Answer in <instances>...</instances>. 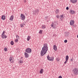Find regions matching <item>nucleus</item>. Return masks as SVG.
Masks as SVG:
<instances>
[{
  "instance_id": "obj_37",
  "label": "nucleus",
  "mask_w": 78,
  "mask_h": 78,
  "mask_svg": "<svg viewBox=\"0 0 78 78\" xmlns=\"http://www.w3.org/2000/svg\"><path fill=\"white\" fill-rule=\"evenodd\" d=\"M45 19H46V20H47L48 19V16H46L45 17Z\"/></svg>"
},
{
  "instance_id": "obj_28",
  "label": "nucleus",
  "mask_w": 78,
  "mask_h": 78,
  "mask_svg": "<svg viewBox=\"0 0 78 78\" xmlns=\"http://www.w3.org/2000/svg\"><path fill=\"white\" fill-rule=\"evenodd\" d=\"M12 57H10L9 58V61H10V62H11V61H12Z\"/></svg>"
},
{
  "instance_id": "obj_41",
  "label": "nucleus",
  "mask_w": 78,
  "mask_h": 78,
  "mask_svg": "<svg viewBox=\"0 0 78 78\" xmlns=\"http://www.w3.org/2000/svg\"><path fill=\"white\" fill-rule=\"evenodd\" d=\"M73 27H75V25H73Z\"/></svg>"
},
{
  "instance_id": "obj_33",
  "label": "nucleus",
  "mask_w": 78,
  "mask_h": 78,
  "mask_svg": "<svg viewBox=\"0 0 78 78\" xmlns=\"http://www.w3.org/2000/svg\"><path fill=\"white\" fill-rule=\"evenodd\" d=\"M67 61H68L67 60H66L64 62V64H66V63H67Z\"/></svg>"
},
{
  "instance_id": "obj_16",
  "label": "nucleus",
  "mask_w": 78,
  "mask_h": 78,
  "mask_svg": "<svg viewBox=\"0 0 78 78\" xmlns=\"http://www.w3.org/2000/svg\"><path fill=\"white\" fill-rule=\"evenodd\" d=\"M69 12L71 14H73L75 13V11H74L73 10H70Z\"/></svg>"
},
{
  "instance_id": "obj_35",
  "label": "nucleus",
  "mask_w": 78,
  "mask_h": 78,
  "mask_svg": "<svg viewBox=\"0 0 78 78\" xmlns=\"http://www.w3.org/2000/svg\"><path fill=\"white\" fill-rule=\"evenodd\" d=\"M56 60L57 61H59V59L58 58H57Z\"/></svg>"
},
{
  "instance_id": "obj_6",
  "label": "nucleus",
  "mask_w": 78,
  "mask_h": 78,
  "mask_svg": "<svg viewBox=\"0 0 78 78\" xmlns=\"http://www.w3.org/2000/svg\"><path fill=\"white\" fill-rule=\"evenodd\" d=\"M74 73L75 75H78V70L77 68H76L74 69Z\"/></svg>"
},
{
  "instance_id": "obj_27",
  "label": "nucleus",
  "mask_w": 78,
  "mask_h": 78,
  "mask_svg": "<svg viewBox=\"0 0 78 78\" xmlns=\"http://www.w3.org/2000/svg\"><path fill=\"white\" fill-rule=\"evenodd\" d=\"M10 44L11 45H14V42H13V41H12L11 42Z\"/></svg>"
},
{
  "instance_id": "obj_23",
  "label": "nucleus",
  "mask_w": 78,
  "mask_h": 78,
  "mask_svg": "<svg viewBox=\"0 0 78 78\" xmlns=\"http://www.w3.org/2000/svg\"><path fill=\"white\" fill-rule=\"evenodd\" d=\"M42 28L43 29H45V25H42Z\"/></svg>"
},
{
  "instance_id": "obj_17",
  "label": "nucleus",
  "mask_w": 78,
  "mask_h": 78,
  "mask_svg": "<svg viewBox=\"0 0 78 78\" xmlns=\"http://www.w3.org/2000/svg\"><path fill=\"white\" fill-rule=\"evenodd\" d=\"M63 16L64 15H62L60 16V19L61 20H63V19H64V17H63Z\"/></svg>"
},
{
  "instance_id": "obj_15",
  "label": "nucleus",
  "mask_w": 78,
  "mask_h": 78,
  "mask_svg": "<svg viewBox=\"0 0 78 78\" xmlns=\"http://www.w3.org/2000/svg\"><path fill=\"white\" fill-rule=\"evenodd\" d=\"M6 18V17L4 15H2V16L1 19L2 20H5Z\"/></svg>"
},
{
  "instance_id": "obj_14",
  "label": "nucleus",
  "mask_w": 78,
  "mask_h": 78,
  "mask_svg": "<svg viewBox=\"0 0 78 78\" xmlns=\"http://www.w3.org/2000/svg\"><path fill=\"white\" fill-rule=\"evenodd\" d=\"M53 49L55 50V51H56L57 50V46L55 45L53 46Z\"/></svg>"
},
{
  "instance_id": "obj_3",
  "label": "nucleus",
  "mask_w": 78,
  "mask_h": 78,
  "mask_svg": "<svg viewBox=\"0 0 78 78\" xmlns=\"http://www.w3.org/2000/svg\"><path fill=\"white\" fill-rule=\"evenodd\" d=\"M25 51L27 53H31V49L30 48H27L26 49Z\"/></svg>"
},
{
  "instance_id": "obj_22",
  "label": "nucleus",
  "mask_w": 78,
  "mask_h": 78,
  "mask_svg": "<svg viewBox=\"0 0 78 78\" xmlns=\"http://www.w3.org/2000/svg\"><path fill=\"white\" fill-rule=\"evenodd\" d=\"M30 38H31V37H30V36H28L27 37V40L28 41H29L30 39Z\"/></svg>"
},
{
  "instance_id": "obj_4",
  "label": "nucleus",
  "mask_w": 78,
  "mask_h": 78,
  "mask_svg": "<svg viewBox=\"0 0 78 78\" xmlns=\"http://www.w3.org/2000/svg\"><path fill=\"white\" fill-rule=\"evenodd\" d=\"M47 58L48 61H53V59H54V58L53 57H50L49 55H48L47 56Z\"/></svg>"
},
{
  "instance_id": "obj_10",
  "label": "nucleus",
  "mask_w": 78,
  "mask_h": 78,
  "mask_svg": "<svg viewBox=\"0 0 78 78\" xmlns=\"http://www.w3.org/2000/svg\"><path fill=\"white\" fill-rule=\"evenodd\" d=\"M70 2L71 3H72L75 4V3H76L77 2V0H70Z\"/></svg>"
},
{
  "instance_id": "obj_29",
  "label": "nucleus",
  "mask_w": 78,
  "mask_h": 78,
  "mask_svg": "<svg viewBox=\"0 0 78 78\" xmlns=\"http://www.w3.org/2000/svg\"><path fill=\"white\" fill-rule=\"evenodd\" d=\"M15 42H18V39H16L15 41Z\"/></svg>"
},
{
  "instance_id": "obj_20",
  "label": "nucleus",
  "mask_w": 78,
  "mask_h": 78,
  "mask_svg": "<svg viewBox=\"0 0 78 78\" xmlns=\"http://www.w3.org/2000/svg\"><path fill=\"white\" fill-rule=\"evenodd\" d=\"M66 61H68V60H69V56L68 55L66 56Z\"/></svg>"
},
{
  "instance_id": "obj_2",
  "label": "nucleus",
  "mask_w": 78,
  "mask_h": 78,
  "mask_svg": "<svg viewBox=\"0 0 78 78\" xmlns=\"http://www.w3.org/2000/svg\"><path fill=\"white\" fill-rule=\"evenodd\" d=\"M5 31L4 30L1 35V36L3 39H6V38H7V36L5 35Z\"/></svg>"
},
{
  "instance_id": "obj_8",
  "label": "nucleus",
  "mask_w": 78,
  "mask_h": 78,
  "mask_svg": "<svg viewBox=\"0 0 78 78\" xmlns=\"http://www.w3.org/2000/svg\"><path fill=\"white\" fill-rule=\"evenodd\" d=\"M23 60L22 59V57H21L20 58V60L19 62L20 64H21L22 65V64L23 63Z\"/></svg>"
},
{
  "instance_id": "obj_31",
  "label": "nucleus",
  "mask_w": 78,
  "mask_h": 78,
  "mask_svg": "<svg viewBox=\"0 0 78 78\" xmlns=\"http://www.w3.org/2000/svg\"><path fill=\"white\" fill-rule=\"evenodd\" d=\"M73 58H71L70 60V61L71 62H72L73 61Z\"/></svg>"
},
{
  "instance_id": "obj_36",
  "label": "nucleus",
  "mask_w": 78,
  "mask_h": 78,
  "mask_svg": "<svg viewBox=\"0 0 78 78\" xmlns=\"http://www.w3.org/2000/svg\"><path fill=\"white\" fill-rule=\"evenodd\" d=\"M66 10H69V7H66Z\"/></svg>"
},
{
  "instance_id": "obj_42",
  "label": "nucleus",
  "mask_w": 78,
  "mask_h": 78,
  "mask_svg": "<svg viewBox=\"0 0 78 78\" xmlns=\"http://www.w3.org/2000/svg\"><path fill=\"white\" fill-rule=\"evenodd\" d=\"M77 37L78 38V35H77Z\"/></svg>"
},
{
  "instance_id": "obj_32",
  "label": "nucleus",
  "mask_w": 78,
  "mask_h": 78,
  "mask_svg": "<svg viewBox=\"0 0 78 78\" xmlns=\"http://www.w3.org/2000/svg\"><path fill=\"white\" fill-rule=\"evenodd\" d=\"M64 42L65 43H67V40H65L64 41Z\"/></svg>"
},
{
  "instance_id": "obj_5",
  "label": "nucleus",
  "mask_w": 78,
  "mask_h": 78,
  "mask_svg": "<svg viewBox=\"0 0 78 78\" xmlns=\"http://www.w3.org/2000/svg\"><path fill=\"white\" fill-rule=\"evenodd\" d=\"M20 18L21 20H25V15H24L23 14H21Z\"/></svg>"
},
{
  "instance_id": "obj_7",
  "label": "nucleus",
  "mask_w": 78,
  "mask_h": 78,
  "mask_svg": "<svg viewBox=\"0 0 78 78\" xmlns=\"http://www.w3.org/2000/svg\"><path fill=\"white\" fill-rule=\"evenodd\" d=\"M39 10L38 9H37L35 10V11L34 12V14L35 15H37L38 14V12H39Z\"/></svg>"
},
{
  "instance_id": "obj_43",
  "label": "nucleus",
  "mask_w": 78,
  "mask_h": 78,
  "mask_svg": "<svg viewBox=\"0 0 78 78\" xmlns=\"http://www.w3.org/2000/svg\"><path fill=\"white\" fill-rule=\"evenodd\" d=\"M47 22H48V21H47Z\"/></svg>"
},
{
  "instance_id": "obj_9",
  "label": "nucleus",
  "mask_w": 78,
  "mask_h": 78,
  "mask_svg": "<svg viewBox=\"0 0 78 78\" xmlns=\"http://www.w3.org/2000/svg\"><path fill=\"white\" fill-rule=\"evenodd\" d=\"M55 26H56V25L55 24H54V23H52L51 24V27H53L54 28L56 29V27Z\"/></svg>"
},
{
  "instance_id": "obj_18",
  "label": "nucleus",
  "mask_w": 78,
  "mask_h": 78,
  "mask_svg": "<svg viewBox=\"0 0 78 78\" xmlns=\"http://www.w3.org/2000/svg\"><path fill=\"white\" fill-rule=\"evenodd\" d=\"M20 26H21L22 28L23 27H24L25 26V23H23L22 24H20Z\"/></svg>"
},
{
  "instance_id": "obj_25",
  "label": "nucleus",
  "mask_w": 78,
  "mask_h": 78,
  "mask_svg": "<svg viewBox=\"0 0 78 78\" xmlns=\"http://www.w3.org/2000/svg\"><path fill=\"white\" fill-rule=\"evenodd\" d=\"M16 37L17 39H20V37H19V35H16Z\"/></svg>"
},
{
  "instance_id": "obj_19",
  "label": "nucleus",
  "mask_w": 78,
  "mask_h": 78,
  "mask_svg": "<svg viewBox=\"0 0 78 78\" xmlns=\"http://www.w3.org/2000/svg\"><path fill=\"white\" fill-rule=\"evenodd\" d=\"M13 17L14 16H13L12 15L10 17L9 20H13Z\"/></svg>"
},
{
  "instance_id": "obj_34",
  "label": "nucleus",
  "mask_w": 78,
  "mask_h": 78,
  "mask_svg": "<svg viewBox=\"0 0 78 78\" xmlns=\"http://www.w3.org/2000/svg\"><path fill=\"white\" fill-rule=\"evenodd\" d=\"M56 17H57V18H58V19H59V16L58 15H57Z\"/></svg>"
},
{
  "instance_id": "obj_11",
  "label": "nucleus",
  "mask_w": 78,
  "mask_h": 78,
  "mask_svg": "<svg viewBox=\"0 0 78 78\" xmlns=\"http://www.w3.org/2000/svg\"><path fill=\"white\" fill-rule=\"evenodd\" d=\"M75 23V21L74 20H71L70 22V25H73V24H74V23Z\"/></svg>"
},
{
  "instance_id": "obj_13",
  "label": "nucleus",
  "mask_w": 78,
  "mask_h": 78,
  "mask_svg": "<svg viewBox=\"0 0 78 78\" xmlns=\"http://www.w3.org/2000/svg\"><path fill=\"white\" fill-rule=\"evenodd\" d=\"M24 55H25V58H28L29 57V55L28 54V53H27V52H25L24 53Z\"/></svg>"
},
{
  "instance_id": "obj_39",
  "label": "nucleus",
  "mask_w": 78,
  "mask_h": 78,
  "mask_svg": "<svg viewBox=\"0 0 78 78\" xmlns=\"http://www.w3.org/2000/svg\"><path fill=\"white\" fill-rule=\"evenodd\" d=\"M24 0L23 2H24V3H25L26 2H27L26 0Z\"/></svg>"
},
{
  "instance_id": "obj_21",
  "label": "nucleus",
  "mask_w": 78,
  "mask_h": 78,
  "mask_svg": "<svg viewBox=\"0 0 78 78\" xmlns=\"http://www.w3.org/2000/svg\"><path fill=\"white\" fill-rule=\"evenodd\" d=\"M43 72H44V70H43V69H41L40 71V73H43Z\"/></svg>"
},
{
  "instance_id": "obj_40",
  "label": "nucleus",
  "mask_w": 78,
  "mask_h": 78,
  "mask_svg": "<svg viewBox=\"0 0 78 78\" xmlns=\"http://www.w3.org/2000/svg\"><path fill=\"white\" fill-rule=\"evenodd\" d=\"M11 63H14V61L12 60V62H11Z\"/></svg>"
},
{
  "instance_id": "obj_30",
  "label": "nucleus",
  "mask_w": 78,
  "mask_h": 78,
  "mask_svg": "<svg viewBox=\"0 0 78 78\" xmlns=\"http://www.w3.org/2000/svg\"><path fill=\"white\" fill-rule=\"evenodd\" d=\"M4 51H7V48H4Z\"/></svg>"
},
{
  "instance_id": "obj_26",
  "label": "nucleus",
  "mask_w": 78,
  "mask_h": 78,
  "mask_svg": "<svg viewBox=\"0 0 78 78\" xmlns=\"http://www.w3.org/2000/svg\"><path fill=\"white\" fill-rule=\"evenodd\" d=\"M42 31H43L42 30H40L39 33H40V34H42Z\"/></svg>"
},
{
  "instance_id": "obj_38",
  "label": "nucleus",
  "mask_w": 78,
  "mask_h": 78,
  "mask_svg": "<svg viewBox=\"0 0 78 78\" xmlns=\"http://www.w3.org/2000/svg\"><path fill=\"white\" fill-rule=\"evenodd\" d=\"M58 78H62V76H58Z\"/></svg>"
},
{
  "instance_id": "obj_24",
  "label": "nucleus",
  "mask_w": 78,
  "mask_h": 78,
  "mask_svg": "<svg viewBox=\"0 0 78 78\" xmlns=\"http://www.w3.org/2000/svg\"><path fill=\"white\" fill-rule=\"evenodd\" d=\"M59 9H56L55 11V12L56 14H58L59 12Z\"/></svg>"
},
{
  "instance_id": "obj_12",
  "label": "nucleus",
  "mask_w": 78,
  "mask_h": 78,
  "mask_svg": "<svg viewBox=\"0 0 78 78\" xmlns=\"http://www.w3.org/2000/svg\"><path fill=\"white\" fill-rule=\"evenodd\" d=\"M69 32H66L65 33V36L66 37H68L69 35Z\"/></svg>"
},
{
  "instance_id": "obj_1",
  "label": "nucleus",
  "mask_w": 78,
  "mask_h": 78,
  "mask_svg": "<svg viewBox=\"0 0 78 78\" xmlns=\"http://www.w3.org/2000/svg\"><path fill=\"white\" fill-rule=\"evenodd\" d=\"M48 50V46L47 44H44V47L42 48V49L41 51V55L42 56L44 55L45 54L47 53V51Z\"/></svg>"
}]
</instances>
